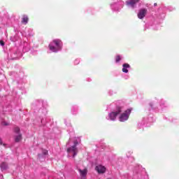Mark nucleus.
Wrapping results in <instances>:
<instances>
[{"mask_svg": "<svg viewBox=\"0 0 179 179\" xmlns=\"http://www.w3.org/2000/svg\"><path fill=\"white\" fill-rule=\"evenodd\" d=\"M78 143H79L78 138L74 137L73 138H69V141L67 143V145H71L72 144H73V145L67 148V153L69 157H75L78 155V148H76V146L78 145Z\"/></svg>", "mask_w": 179, "mask_h": 179, "instance_id": "f257e3e1", "label": "nucleus"}, {"mask_svg": "<svg viewBox=\"0 0 179 179\" xmlns=\"http://www.w3.org/2000/svg\"><path fill=\"white\" fill-rule=\"evenodd\" d=\"M63 47L64 43L59 38L53 39L49 44V50L52 52H59V51L62 50Z\"/></svg>", "mask_w": 179, "mask_h": 179, "instance_id": "f03ea898", "label": "nucleus"}, {"mask_svg": "<svg viewBox=\"0 0 179 179\" xmlns=\"http://www.w3.org/2000/svg\"><path fill=\"white\" fill-rule=\"evenodd\" d=\"M122 106H117L115 110H112L106 116L108 121H117V117L122 113Z\"/></svg>", "mask_w": 179, "mask_h": 179, "instance_id": "7ed1b4c3", "label": "nucleus"}, {"mask_svg": "<svg viewBox=\"0 0 179 179\" xmlns=\"http://www.w3.org/2000/svg\"><path fill=\"white\" fill-rule=\"evenodd\" d=\"M131 113H132V108H127L124 111L123 109L122 111L119 113L118 121H120V122H127V121L129 120Z\"/></svg>", "mask_w": 179, "mask_h": 179, "instance_id": "20e7f679", "label": "nucleus"}, {"mask_svg": "<svg viewBox=\"0 0 179 179\" xmlns=\"http://www.w3.org/2000/svg\"><path fill=\"white\" fill-rule=\"evenodd\" d=\"M126 6L130 9H135V8L141 6V3H139V1H126Z\"/></svg>", "mask_w": 179, "mask_h": 179, "instance_id": "39448f33", "label": "nucleus"}, {"mask_svg": "<svg viewBox=\"0 0 179 179\" xmlns=\"http://www.w3.org/2000/svg\"><path fill=\"white\" fill-rule=\"evenodd\" d=\"M14 132L16 134L15 136V141L20 142L22 141V134H20V129L19 127L14 128Z\"/></svg>", "mask_w": 179, "mask_h": 179, "instance_id": "423d86ee", "label": "nucleus"}, {"mask_svg": "<svg viewBox=\"0 0 179 179\" xmlns=\"http://www.w3.org/2000/svg\"><path fill=\"white\" fill-rule=\"evenodd\" d=\"M78 171L80 174V177L81 179H86V176H87V168H78Z\"/></svg>", "mask_w": 179, "mask_h": 179, "instance_id": "0eeeda50", "label": "nucleus"}, {"mask_svg": "<svg viewBox=\"0 0 179 179\" xmlns=\"http://www.w3.org/2000/svg\"><path fill=\"white\" fill-rule=\"evenodd\" d=\"M95 170L96 171H97V173L99 174H104V173H106V166H103V165H97L95 167Z\"/></svg>", "mask_w": 179, "mask_h": 179, "instance_id": "6e6552de", "label": "nucleus"}, {"mask_svg": "<svg viewBox=\"0 0 179 179\" xmlns=\"http://www.w3.org/2000/svg\"><path fill=\"white\" fill-rule=\"evenodd\" d=\"M129 69H131V65L128 63H124L122 64V72L123 73H129Z\"/></svg>", "mask_w": 179, "mask_h": 179, "instance_id": "1a4fd4ad", "label": "nucleus"}, {"mask_svg": "<svg viewBox=\"0 0 179 179\" xmlns=\"http://www.w3.org/2000/svg\"><path fill=\"white\" fill-rule=\"evenodd\" d=\"M146 13H148L147 9H145V8L141 9L138 13V19H143V17L146 16Z\"/></svg>", "mask_w": 179, "mask_h": 179, "instance_id": "9d476101", "label": "nucleus"}, {"mask_svg": "<svg viewBox=\"0 0 179 179\" xmlns=\"http://www.w3.org/2000/svg\"><path fill=\"white\" fill-rule=\"evenodd\" d=\"M124 59V57L121 55H117L115 57V64H120Z\"/></svg>", "mask_w": 179, "mask_h": 179, "instance_id": "9b49d317", "label": "nucleus"}, {"mask_svg": "<svg viewBox=\"0 0 179 179\" xmlns=\"http://www.w3.org/2000/svg\"><path fill=\"white\" fill-rule=\"evenodd\" d=\"M78 110H79V108H78V106H72L71 114H73V115H76V114H78Z\"/></svg>", "mask_w": 179, "mask_h": 179, "instance_id": "f8f14e48", "label": "nucleus"}, {"mask_svg": "<svg viewBox=\"0 0 179 179\" xmlns=\"http://www.w3.org/2000/svg\"><path fill=\"white\" fill-rule=\"evenodd\" d=\"M28 22H29V17L26 15H23L22 19V23H23L24 24H27Z\"/></svg>", "mask_w": 179, "mask_h": 179, "instance_id": "ddd939ff", "label": "nucleus"}, {"mask_svg": "<svg viewBox=\"0 0 179 179\" xmlns=\"http://www.w3.org/2000/svg\"><path fill=\"white\" fill-rule=\"evenodd\" d=\"M110 8L114 10H120V6L117 3H115L114 4H110Z\"/></svg>", "mask_w": 179, "mask_h": 179, "instance_id": "4468645a", "label": "nucleus"}, {"mask_svg": "<svg viewBox=\"0 0 179 179\" xmlns=\"http://www.w3.org/2000/svg\"><path fill=\"white\" fill-rule=\"evenodd\" d=\"M39 114H41L42 115H45L47 114V108H41L38 110Z\"/></svg>", "mask_w": 179, "mask_h": 179, "instance_id": "2eb2a0df", "label": "nucleus"}, {"mask_svg": "<svg viewBox=\"0 0 179 179\" xmlns=\"http://www.w3.org/2000/svg\"><path fill=\"white\" fill-rule=\"evenodd\" d=\"M0 167H1V170H6V169H8V164L3 162V163H1Z\"/></svg>", "mask_w": 179, "mask_h": 179, "instance_id": "dca6fc26", "label": "nucleus"}, {"mask_svg": "<svg viewBox=\"0 0 179 179\" xmlns=\"http://www.w3.org/2000/svg\"><path fill=\"white\" fill-rule=\"evenodd\" d=\"M159 104L161 107H163V106L166 107V101L161 99L159 101Z\"/></svg>", "mask_w": 179, "mask_h": 179, "instance_id": "f3484780", "label": "nucleus"}, {"mask_svg": "<svg viewBox=\"0 0 179 179\" xmlns=\"http://www.w3.org/2000/svg\"><path fill=\"white\" fill-rule=\"evenodd\" d=\"M150 106L151 108H153V109L156 108V103L155 102L150 103Z\"/></svg>", "mask_w": 179, "mask_h": 179, "instance_id": "a211bd4d", "label": "nucleus"}, {"mask_svg": "<svg viewBox=\"0 0 179 179\" xmlns=\"http://www.w3.org/2000/svg\"><path fill=\"white\" fill-rule=\"evenodd\" d=\"M47 155H48V151L46 150H44L43 151V156H47Z\"/></svg>", "mask_w": 179, "mask_h": 179, "instance_id": "6ab92c4d", "label": "nucleus"}, {"mask_svg": "<svg viewBox=\"0 0 179 179\" xmlns=\"http://www.w3.org/2000/svg\"><path fill=\"white\" fill-rule=\"evenodd\" d=\"M2 125H3L4 127H7L8 125H9V123L8 122H2Z\"/></svg>", "mask_w": 179, "mask_h": 179, "instance_id": "aec40b11", "label": "nucleus"}, {"mask_svg": "<svg viewBox=\"0 0 179 179\" xmlns=\"http://www.w3.org/2000/svg\"><path fill=\"white\" fill-rule=\"evenodd\" d=\"M32 31H33V30H31L30 29H28V34H29V36H33V34H31Z\"/></svg>", "mask_w": 179, "mask_h": 179, "instance_id": "412c9836", "label": "nucleus"}, {"mask_svg": "<svg viewBox=\"0 0 179 179\" xmlns=\"http://www.w3.org/2000/svg\"><path fill=\"white\" fill-rule=\"evenodd\" d=\"M79 62H80V60L78 59L74 61L75 65H78Z\"/></svg>", "mask_w": 179, "mask_h": 179, "instance_id": "4be33fe9", "label": "nucleus"}, {"mask_svg": "<svg viewBox=\"0 0 179 179\" xmlns=\"http://www.w3.org/2000/svg\"><path fill=\"white\" fill-rule=\"evenodd\" d=\"M0 45L3 47V45H5V42H3V41H0Z\"/></svg>", "mask_w": 179, "mask_h": 179, "instance_id": "5701e85b", "label": "nucleus"}, {"mask_svg": "<svg viewBox=\"0 0 179 179\" xmlns=\"http://www.w3.org/2000/svg\"><path fill=\"white\" fill-rule=\"evenodd\" d=\"M148 122H153V119H152V117H150V118L148 119Z\"/></svg>", "mask_w": 179, "mask_h": 179, "instance_id": "b1692460", "label": "nucleus"}, {"mask_svg": "<svg viewBox=\"0 0 179 179\" xmlns=\"http://www.w3.org/2000/svg\"><path fill=\"white\" fill-rule=\"evenodd\" d=\"M0 145H3V143H2V138H0Z\"/></svg>", "mask_w": 179, "mask_h": 179, "instance_id": "393cba45", "label": "nucleus"}, {"mask_svg": "<svg viewBox=\"0 0 179 179\" xmlns=\"http://www.w3.org/2000/svg\"><path fill=\"white\" fill-rule=\"evenodd\" d=\"M131 155H132V152L129 151V157Z\"/></svg>", "mask_w": 179, "mask_h": 179, "instance_id": "a878e982", "label": "nucleus"}, {"mask_svg": "<svg viewBox=\"0 0 179 179\" xmlns=\"http://www.w3.org/2000/svg\"><path fill=\"white\" fill-rule=\"evenodd\" d=\"M19 55H17L16 57H13V59H15V58H18Z\"/></svg>", "mask_w": 179, "mask_h": 179, "instance_id": "bb28decb", "label": "nucleus"}, {"mask_svg": "<svg viewBox=\"0 0 179 179\" xmlns=\"http://www.w3.org/2000/svg\"><path fill=\"white\" fill-rule=\"evenodd\" d=\"M38 156L39 159L41 157V155H40V154Z\"/></svg>", "mask_w": 179, "mask_h": 179, "instance_id": "cd10ccee", "label": "nucleus"}, {"mask_svg": "<svg viewBox=\"0 0 179 179\" xmlns=\"http://www.w3.org/2000/svg\"><path fill=\"white\" fill-rule=\"evenodd\" d=\"M154 6H157V3H154Z\"/></svg>", "mask_w": 179, "mask_h": 179, "instance_id": "c85d7f7f", "label": "nucleus"}, {"mask_svg": "<svg viewBox=\"0 0 179 179\" xmlns=\"http://www.w3.org/2000/svg\"><path fill=\"white\" fill-rule=\"evenodd\" d=\"M124 79H126V80L128 79V76H126V77L124 78Z\"/></svg>", "mask_w": 179, "mask_h": 179, "instance_id": "c756f323", "label": "nucleus"}, {"mask_svg": "<svg viewBox=\"0 0 179 179\" xmlns=\"http://www.w3.org/2000/svg\"><path fill=\"white\" fill-rule=\"evenodd\" d=\"M131 1H139V0H131Z\"/></svg>", "mask_w": 179, "mask_h": 179, "instance_id": "7c9ffc66", "label": "nucleus"}, {"mask_svg": "<svg viewBox=\"0 0 179 179\" xmlns=\"http://www.w3.org/2000/svg\"><path fill=\"white\" fill-rule=\"evenodd\" d=\"M3 146H5L6 144H3Z\"/></svg>", "mask_w": 179, "mask_h": 179, "instance_id": "2f4dec72", "label": "nucleus"}]
</instances>
